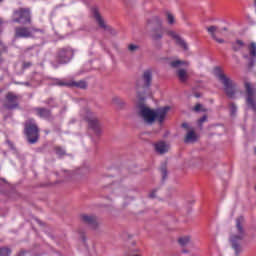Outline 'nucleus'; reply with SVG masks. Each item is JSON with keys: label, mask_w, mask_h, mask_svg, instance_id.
<instances>
[{"label": "nucleus", "mask_w": 256, "mask_h": 256, "mask_svg": "<svg viewBox=\"0 0 256 256\" xmlns=\"http://www.w3.org/2000/svg\"><path fill=\"white\" fill-rule=\"evenodd\" d=\"M151 81H153V72L151 70H145L142 75V80L137 83V93L139 102L136 107L138 109L139 117L143 118L144 123L148 125H153L155 121L158 123H163L167 117L169 111H171V107L164 106L161 108H157L155 110L145 106V96L144 93L151 87Z\"/></svg>", "instance_id": "f257e3e1"}, {"label": "nucleus", "mask_w": 256, "mask_h": 256, "mask_svg": "<svg viewBox=\"0 0 256 256\" xmlns=\"http://www.w3.org/2000/svg\"><path fill=\"white\" fill-rule=\"evenodd\" d=\"M146 29L149 31L152 41H161L165 35V27L163 26V19L159 16H153L146 22Z\"/></svg>", "instance_id": "f03ea898"}, {"label": "nucleus", "mask_w": 256, "mask_h": 256, "mask_svg": "<svg viewBox=\"0 0 256 256\" xmlns=\"http://www.w3.org/2000/svg\"><path fill=\"white\" fill-rule=\"evenodd\" d=\"M215 75L223 85L224 93L228 99H235L237 95V83L231 78L227 77L221 68H215Z\"/></svg>", "instance_id": "7ed1b4c3"}, {"label": "nucleus", "mask_w": 256, "mask_h": 256, "mask_svg": "<svg viewBox=\"0 0 256 256\" xmlns=\"http://www.w3.org/2000/svg\"><path fill=\"white\" fill-rule=\"evenodd\" d=\"M243 225H245V217L240 216L236 219V231L238 234H234L230 237L232 248L236 255H239L241 251V244L239 242L245 239V228Z\"/></svg>", "instance_id": "20e7f679"}, {"label": "nucleus", "mask_w": 256, "mask_h": 256, "mask_svg": "<svg viewBox=\"0 0 256 256\" xmlns=\"http://www.w3.org/2000/svg\"><path fill=\"white\" fill-rule=\"evenodd\" d=\"M24 135L30 145L39 141V126L35 122V119L29 118L24 122Z\"/></svg>", "instance_id": "39448f33"}, {"label": "nucleus", "mask_w": 256, "mask_h": 256, "mask_svg": "<svg viewBox=\"0 0 256 256\" xmlns=\"http://www.w3.org/2000/svg\"><path fill=\"white\" fill-rule=\"evenodd\" d=\"M16 39H29L33 37H39L40 39H45V30L38 28L29 27H16L15 28Z\"/></svg>", "instance_id": "423d86ee"}, {"label": "nucleus", "mask_w": 256, "mask_h": 256, "mask_svg": "<svg viewBox=\"0 0 256 256\" xmlns=\"http://www.w3.org/2000/svg\"><path fill=\"white\" fill-rule=\"evenodd\" d=\"M74 57L75 49L71 46H64L56 51L55 61L58 65H67V63H71Z\"/></svg>", "instance_id": "0eeeda50"}, {"label": "nucleus", "mask_w": 256, "mask_h": 256, "mask_svg": "<svg viewBox=\"0 0 256 256\" xmlns=\"http://www.w3.org/2000/svg\"><path fill=\"white\" fill-rule=\"evenodd\" d=\"M244 89L246 95V105L256 113V87L251 82H244Z\"/></svg>", "instance_id": "6e6552de"}, {"label": "nucleus", "mask_w": 256, "mask_h": 256, "mask_svg": "<svg viewBox=\"0 0 256 256\" xmlns=\"http://www.w3.org/2000/svg\"><path fill=\"white\" fill-rule=\"evenodd\" d=\"M54 85L58 87H75L76 89H86L87 82L85 80L75 81V80H56Z\"/></svg>", "instance_id": "1a4fd4ad"}, {"label": "nucleus", "mask_w": 256, "mask_h": 256, "mask_svg": "<svg viewBox=\"0 0 256 256\" xmlns=\"http://www.w3.org/2000/svg\"><path fill=\"white\" fill-rule=\"evenodd\" d=\"M92 15L101 29H104V31H108V33H111V35H117V31H115V29L105 23V20L101 16V13H99V9L93 8Z\"/></svg>", "instance_id": "9d476101"}, {"label": "nucleus", "mask_w": 256, "mask_h": 256, "mask_svg": "<svg viewBox=\"0 0 256 256\" xmlns=\"http://www.w3.org/2000/svg\"><path fill=\"white\" fill-rule=\"evenodd\" d=\"M86 113V121L90 129H92L96 135H101V123H99V119H97L90 110H87Z\"/></svg>", "instance_id": "9b49d317"}, {"label": "nucleus", "mask_w": 256, "mask_h": 256, "mask_svg": "<svg viewBox=\"0 0 256 256\" xmlns=\"http://www.w3.org/2000/svg\"><path fill=\"white\" fill-rule=\"evenodd\" d=\"M14 17V23H31V13L27 9L16 10Z\"/></svg>", "instance_id": "f8f14e48"}, {"label": "nucleus", "mask_w": 256, "mask_h": 256, "mask_svg": "<svg viewBox=\"0 0 256 256\" xmlns=\"http://www.w3.org/2000/svg\"><path fill=\"white\" fill-rule=\"evenodd\" d=\"M19 99H21V96L13 93V92H8L6 94V103L4 104V107L6 109H18L19 108Z\"/></svg>", "instance_id": "ddd939ff"}, {"label": "nucleus", "mask_w": 256, "mask_h": 256, "mask_svg": "<svg viewBox=\"0 0 256 256\" xmlns=\"http://www.w3.org/2000/svg\"><path fill=\"white\" fill-rule=\"evenodd\" d=\"M248 52L249 54H244V59H248V67L251 69L255 66L256 63V43L251 42L248 45Z\"/></svg>", "instance_id": "4468645a"}, {"label": "nucleus", "mask_w": 256, "mask_h": 256, "mask_svg": "<svg viewBox=\"0 0 256 256\" xmlns=\"http://www.w3.org/2000/svg\"><path fill=\"white\" fill-rule=\"evenodd\" d=\"M80 219L82 223L85 225H88L91 229H99V220L97 219V216L95 215H89V214H81Z\"/></svg>", "instance_id": "2eb2a0df"}, {"label": "nucleus", "mask_w": 256, "mask_h": 256, "mask_svg": "<svg viewBox=\"0 0 256 256\" xmlns=\"http://www.w3.org/2000/svg\"><path fill=\"white\" fill-rule=\"evenodd\" d=\"M168 35L172 37V39H175L177 45L184 49V51H189V46L187 45V42H185V40H183V38H181L179 34H177L175 31H169Z\"/></svg>", "instance_id": "dca6fc26"}, {"label": "nucleus", "mask_w": 256, "mask_h": 256, "mask_svg": "<svg viewBox=\"0 0 256 256\" xmlns=\"http://www.w3.org/2000/svg\"><path fill=\"white\" fill-rule=\"evenodd\" d=\"M208 33L211 35L212 39L216 41V43H225V40L223 38H218L216 33H222L221 30H219V27L217 26H209L207 28Z\"/></svg>", "instance_id": "f3484780"}, {"label": "nucleus", "mask_w": 256, "mask_h": 256, "mask_svg": "<svg viewBox=\"0 0 256 256\" xmlns=\"http://www.w3.org/2000/svg\"><path fill=\"white\" fill-rule=\"evenodd\" d=\"M176 76L178 77L180 83H187V81H189V73H187L185 68L176 70Z\"/></svg>", "instance_id": "a211bd4d"}, {"label": "nucleus", "mask_w": 256, "mask_h": 256, "mask_svg": "<svg viewBox=\"0 0 256 256\" xmlns=\"http://www.w3.org/2000/svg\"><path fill=\"white\" fill-rule=\"evenodd\" d=\"M35 111L42 119H51V110L47 108H36Z\"/></svg>", "instance_id": "6ab92c4d"}, {"label": "nucleus", "mask_w": 256, "mask_h": 256, "mask_svg": "<svg viewBox=\"0 0 256 256\" xmlns=\"http://www.w3.org/2000/svg\"><path fill=\"white\" fill-rule=\"evenodd\" d=\"M197 141V134L195 133V130L191 129L187 132L184 143H195Z\"/></svg>", "instance_id": "aec40b11"}, {"label": "nucleus", "mask_w": 256, "mask_h": 256, "mask_svg": "<svg viewBox=\"0 0 256 256\" xmlns=\"http://www.w3.org/2000/svg\"><path fill=\"white\" fill-rule=\"evenodd\" d=\"M230 45L232 47V51H234V53H237L241 51L243 47H245V42L243 40H236L234 42H231Z\"/></svg>", "instance_id": "412c9836"}, {"label": "nucleus", "mask_w": 256, "mask_h": 256, "mask_svg": "<svg viewBox=\"0 0 256 256\" xmlns=\"http://www.w3.org/2000/svg\"><path fill=\"white\" fill-rule=\"evenodd\" d=\"M112 103L113 105H115L116 107H118V109H123L125 107V105H127V103L125 102V100H123L120 97L115 96L114 98H112Z\"/></svg>", "instance_id": "4be33fe9"}, {"label": "nucleus", "mask_w": 256, "mask_h": 256, "mask_svg": "<svg viewBox=\"0 0 256 256\" xmlns=\"http://www.w3.org/2000/svg\"><path fill=\"white\" fill-rule=\"evenodd\" d=\"M155 149L157 153H160V155H163L167 153V144H165V142H159L155 145Z\"/></svg>", "instance_id": "5701e85b"}, {"label": "nucleus", "mask_w": 256, "mask_h": 256, "mask_svg": "<svg viewBox=\"0 0 256 256\" xmlns=\"http://www.w3.org/2000/svg\"><path fill=\"white\" fill-rule=\"evenodd\" d=\"M183 65H189V63H187V61H183V60H174L172 62H170V67H172V69H179V67H183Z\"/></svg>", "instance_id": "b1692460"}, {"label": "nucleus", "mask_w": 256, "mask_h": 256, "mask_svg": "<svg viewBox=\"0 0 256 256\" xmlns=\"http://www.w3.org/2000/svg\"><path fill=\"white\" fill-rule=\"evenodd\" d=\"M190 242H191V237L189 236H183L178 239V243L179 245H181V247H187V245H189Z\"/></svg>", "instance_id": "393cba45"}, {"label": "nucleus", "mask_w": 256, "mask_h": 256, "mask_svg": "<svg viewBox=\"0 0 256 256\" xmlns=\"http://www.w3.org/2000/svg\"><path fill=\"white\" fill-rule=\"evenodd\" d=\"M228 107L231 117H235L237 115V104H235V102H230Z\"/></svg>", "instance_id": "a878e982"}, {"label": "nucleus", "mask_w": 256, "mask_h": 256, "mask_svg": "<svg viewBox=\"0 0 256 256\" xmlns=\"http://www.w3.org/2000/svg\"><path fill=\"white\" fill-rule=\"evenodd\" d=\"M193 111H195V113H199V111H201L202 113H207V108H204L203 104L197 103L193 108Z\"/></svg>", "instance_id": "bb28decb"}, {"label": "nucleus", "mask_w": 256, "mask_h": 256, "mask_svg": "<svg viewBox=\"0 0 256 256\" xmlns=\"http://www.w3.org/2000/svg\"><path fill=\"white\" fill-rule=\"evenodd\" d=\"M54 151H55L56 155H58V157H64V155H67L65 150L59 146L54 147Z\"/></svg>", "instance_id": "cd10ccee"}, {"label": "nucleus", "mask_w": 256, "mask_h": 256, "mask_svg": "<svg viewBox=\"0 0 256 256\" xmlns=\"http://www.w3.org/2000/svg\"><path fill=\"white\" fill-rule=\"evenodd\" d=\"M166 17L169 25H174L175 24V16L171 14V12H166Z\"/></svg>", "instance_id": "c85d7f7f"}, {"label": "nucleus", "mask_w": 256, "mask_h": 256, "mask_svg": "<svg viewBox=\"0 0 256 256\" xmlns=\"http://www.w3.org/2000/svg\"><path fill=\"white\" fill-rule=\"evenodd\" d=\"M11 255V249L7 247L0 248V256H9Z\"/></svg>", "instance_id": "c756f323"}, {"label": "nucleus", "mask_w": 256, "mask_h": 256, "mask_svg": "<svg viewBox=\"0 0 256 256\" xmlns=\"http://www.w3.org/2000/svg\"><path fill=\"white\" fill-rule=\"evenodd\" d=\"M140 47L137 44H129L128 45V51L130 53H136V51H139Z\"/></svg>", "instance_id": "7c9ffc66"}, {"label": "nucleus", "mask_w": 256, "mask_h": 256, "mask_svg": "<svg viewBox=\"0 0 256 256\" xmlns=\"http://www.w3.org/2000/svg\"><path fill=\"white\" fill-rule=\"evenodd\" d=\"M160 171L162 173V180L165 181L167 179V165L164 164L161 168Z\"/></svg>", "instance_id": "2f4dec72"}, {"label": "nucleus", "mask_w": 256, "mask_h": 256, "mask_svg": "<svg viewBox=\"0 0 256 256\" xmlns=\"http://www.w3.org/2000/svg\"><path fill=\"white\" fill-rule=\"evenodd\" d=\"M205 121H207V115H204L203 117H201V118L198 120V124H199V125H203V123H205Z\"/></svg>", "instance_id": "473e14b6"}, {"label": "nucleus", "mask_w": 256, "mask_h": 256, "mask_svg": "<svg viewBox=\"0 0 256 256\" xmlns=\"http://www.w3.org/2000/svg\"><path fill=\"white\" fill-rule=\"evenodd\" d=\"M31 65H33V63H31V62H24L23 63V68L24 69H29V67H31Z\"/></svg>", "instance_id": "72a5a7b5"}, {"label": "nucleus", "mask_w": 256, "mask_h": 256, "mask_svg": "<svg viewBox=\"0 0 256 256\" xmlns=\"http://www.w3.org/2000/svg\"><path fill=\"white\" fill-rule=\"evenodd\" d=\"M155 193H157V191H156V190H153V191L149 194L150 199H155Z\"/></svg>", "instance_id": "f704fd0d"}, {"label": "nucleus", "mask_w": 256, "mask_h": 256, "mask_svg": "<svg viewBox=\"0 0 256 256\" xmlns=\"http://www.w3.org/2000/svg\"><path fill=\"white\" fill-rule=\"evenodd\" d=\"M53 98H49L48 100H46L47 105H51V103H53Z\"/></svg>", "instance_id": "c9c22d12"}, {"label": "nucleus", "mask_w": 256, "mask_h": 256, "mask_svg": "<svg viewBox=\"0 0 256 256\" xmlns=\"http://www.w3.org/2000/svg\"><path fill=\"white\" fill-rule=\"evenodd\" d=\"M182 127H183V129H189V124L183 123V124H182Z\"/></svg>", "instance_id": "e433bc0d"}, {"label": "nucleus", "mask_w": 256, "mask_h": 256, "mask_svg": "<svg viewBox=\"0 0 256 256\" xmlns=\"http://www.w3.org/2000/svg\"><path fill=\"white\" fill-rule=\"evenodd\" d=\"M64 173H65L66 177H71V172H69V171H64Z\"/></svg>", "instance_id": "4c0bfd02"}, {"label": "nucleus", "mask_w": 256, "mask_h": 256, "mask_svg": "<svg viewBox=\"0 0 256 256\" xmlns=\"http://www.w3.org/2000/svg\"><path fill=\"white\" fill-rule=\"evenodd\" d=\"M25 251H20L17 256H25Z\"/></svg>", "instance_id": "58836bf2"}, {"label": "nucleus", "mask_w": 256, "mask_h": 256, "mask_svg": "<svg viewBox=\"0 0 256 256\" xmlns=\"http://www.w3.org/2000/svg\"><path fill=\"white\" fill-rule=\"evenodd\" d=\"M195 97H196V98H199V97H201V94L196 93V94H195Z\"/></svg>", "instance_id": "ea45409f"}, {"label": "nucleus", "mask_w": 256, "mask_h": 256, "mask_svg": "<svg viewBox=\"0 0 256 256\" xmlns=\"http://www.w3.org/2000/svg\"><path fill=\"white\" fill-rule=\"evenodd\" d=\"M222 31H228L227 27H224V28L222 29Z\"/></svg>", "instance_id": "a19ab883"}, {"label": "nucleus", "mask_w": 256, "mask_h": 256, "mask_svg": "<svg viewBox=\"0 0 256 256\" xmlns=\"http://www.w3.org/2000/svg\"><path fill=\"white\" fill-rule=\"evenodd\" d=\"M254 153L256 154V147H255V149H254Z\"/></svg>", "instance_id": "79ce46f5"}, {"label": "nucleus", "mask_w": 256, "mask_h": 256, "mask_svg": "<svg viewBox=\"0 0 256 256\" xmlns=\"http://www.w3.org/2000/svg\"><path fill=\"white\" fill-rule=\"evenodd\" d=\"M183 253H187V250H184Z\"/></svg>", "instance_id": "37998d69"}]
</instances>
